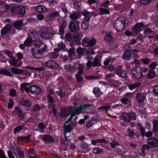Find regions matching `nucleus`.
Segmentation results:
<instances>
[{
	"instance_id": "f257e3e1",
	"label": "nucleus",
	"mask_w": 158,
	"mask_h": 158,
	"mask_svg": "<svg viewBox=\"0 0 158 158\" xmlns=\"http://www.w3.org/2000/svg\"><path fill=\"white\" fill-rule=\"evenodd\" d=\"M147 143V144H144L143 146L141 153L142 156L145 155V149L148 150L150 148H155L158 146V139L152 137L148 139Z\"/></svg>"
},
{
	"instance_id": "f03ea898",
	"label": "nucleus",
	"mask_w": 158,
	"mask_h": 158,
	"mask_svg": "<svg viewBox=\"0 0 158 158\" xmlns=\"http://www.w3.org/2000/svg\"><path fill=\"white\" fill-rule=\"evenodd\" d=\"M52 27H42L39 31L40 37L44 39H52L54 37L55 34L53 33Z\"/></svg>"
},
{
	"instance_id": "7ed1b4c3",
	"label": "nucleus",
	"mask_w": 158,
	"mask_h": 158,
	"mask_svg": "<svg viewBox=\"0 0 158 158\" xmlns=\"http://www.w3.org/2000/svg\"><path fill=\"white\" fill-rule=\"evenodd\" d=\"M127 20L124 17H120L115 21L114 27L118 31L121 32L123 31Z\"/></svg>"
},
{
	"instance_id": "20e7f679",
	"label": "nucleus",
	"mask_w": 158,
	"mask_h": 158,
	"mask_svg": "<svg viewBox=\"0 0 158 158\" xmlns=\"http://www.w3.org/2000/svg\"><path fill=\"white\" fill-rule=\"evenodd\" d=\"M131 74L132 77L136 79H140L143 75L140 68L134 67L131 70Z\"/></svg>"
},
{
	"instance_id": "39448f33",
	"label": "nucleus",
	"mask_w": 158,
	"mask_h": 158,
	"mask_svg": "<svg viewBox=\"0 0 158 158\" xmlns=\"http://www.w3.org/2000/svg\"><path fill=\"white\" fill-rule=\"evenodd\" d=\"M80 21L77 20L71 21L69 23V29L71 32H73L76 31H78L80 29Z\"/></svg>"
},
{
	"instance_id": "423d86ee",
	"label": "nucleus",
	"mask_w": 158,
	"mask_h": 158,
	"mask_svg": "<svg viewBox=\"0 0 158 158\" xmlns=\"http://www.w3.org/2000/svg\"><path fill=\"white\" fill-rule=\"evenodd\" d=\"M31 51L33 57L35 59H40L42 56V54L40 49L37 47L31 49Z\"/></svg>"
},
{
	"instance_id": "0eeeda50",
	"label": "nucleus",
	"mask_w": 158,
	"mask_h": 158,
	"mask_svg": "<svg viewBox=\"0 0 158 158\" xmlns=\"http://www.w3.org/2000/svg\"><path fill=\"white\" fill-rule=\"evenodd\" d=\"M28 37L32 39L34 41L37 42L40 40V38L35 31L33 29L29 30L28 31Z\"/></svg>"
},
{
	"instance_id": "6e6552de",
	"label": "nucleus",
	"mask_w": 158,
	"mask_h": 158,
	"mask_svg": "<svg viewBox=\"0 0 158 158\" xmlns=\"http://www.w3.org/2000/svg\"><path fill=\"white\" fill-rule=\"evenodd\" d=\"M115 73L120 77L124 78L127 76V74L124 70L122 69V66L118 65L115 69Z\"/></svg>"
},
{
	"instance_id": "1a4fd4ad",
	"label": "nucleus",
	"mask_w": 158,
	"mask_h": 158,
	"mask_svg": "<svg viewBox=\"0 0 158 158\" xmlns=\"http://www.w3.org/2000/svg\"><path fill=\"white\" fill-rule=\"evenodd\" d=\"M143 26L142 23H139L136 24L135 26L131 29L132 34L134 36L137 35L141 31V28Z\"/></svg>"
},
{
	"instance_id": "9d476101",
	"label": "nucleus",
	"mask_w": 158,
	"mask_h": 158,
	"mask_svg": "<svg viewBox=\"0 0 158 158\" xmlns=\"http://www.w3.org/2000/svg\"><path fill=\"white\" fill-rule=\"evenodd\" d=\"M131 95L130 93L126 94L123 98L121 99V102L124 105L130 104L131 102Z\"/></svg>"
},
{
	"instance_id": "9b49d317",
	"label": "nucleus",
	"mask_w": 158,
	"mask_h": 158,
	"mask_svg": "<svg viewBox=\"0 0 158 158\" xmlns=\"http://www.w3.org/2000/svg\"><path fill=\"white\" fill-rule=\"evenodd\" d=\"M44 65L48 68H56L59 66L56 62L52 60H49L47 62L44 63Z\"/></svg>"
},
{
	"instance_id": "f8f14e48",
	"label": "nucleus",
	"mask_w": 158,
	"mask_h": 158,
	"mask_svg": "<svg viewBox=\"0 0 158 158\" xmlns=\"http://www.w3.org/2000/svg\"><path fill=\"white\" fill-rule=\"evenodd\" d=\"M9 63L10 65L15 67H18L21 66L22 64V62L19 59H16L13 57L9 61Z\"/></svg>"
},
{
	"instance_id": "ddd939ff",
	"label": "nucleus",
	"mask_w": 158,
	"mask_h": 158,
	"mask_svg": "<svg viewBox=\"0 0 158 158\" xmlns=\"http://www.w3.org/2000/svg\"><path fill=\"white\" fill-rule=\"evenodd\" d=\"M41 89L38 86L33 85L31 86V91L33 93L35 94H39L41 92Z\"/></svg>"
},
{
	"instance_id": "4468645a",
	"label": "nucleus",
	"mask_w": 158,
	"mask_h": 158,
	"mask_svg": "<svg viewBox=\"0 0 158 158\" xmlns=\"http://www.w3.org/2000/svg\"><path fill=\"white\" fill-rule=\"evenodd\" d=\"M10 70L13 73L16 74H22L23 73H28L29 75L31 74L29 73V71L27 70H24L22 69H18L14 68H11Z\"/></svg>"
},
{
	"instance_id": "2eb2a0df",
	"label": "nucleus",
	"mask_w": 158,
	"mask_h": 158,
	"mask_svg": "<svg viewBox=\"0 0 158 158\" xmlns=\"http://www.w3.org/2000/svg\"><path fill=\"white\" fill-rule=\"evenodd\" d=\"M145 97L144 94L142 93H137L136 95L137 101L140 103H143L145 100Z\"/></svg>"
},
{
	"instance_id": "dca6fc26",
	"label": "nucleus",
	"mask_w": 158,
	"mask_h": 158,
	"mask_svg": "<svg viewBox=\"0 0 158 158\" xmlns=\"http://www.w3.org/2000/svg\"><path fill=\"white\" fill-rule=\"evenodd\" d=\"M92 106L90 104H84L83 105H81V106L78 108H76L75 109L77 110V111L80 114L82 112L84 111V110L86 108Z\"/></svg>"
},
{
	"instance_id": "f3484780",
	"label": "nucleus",
	"mask_w": 158,
	"mask_h": 158,
	"mask_svg": "<svg viewBox=\"0 0 158 158\" xmlns=\"http://www.w3.org/2000/svg\"><path fill=\"white\" fill-rule=\"evenodd\" d=\"M43 139L46 142L53 143L54 140L52 136L49 135H43Z\"/></svg>"
},
{
	"instance_id": "a211bd4d",
	"label": "nucleus",
	"mask_w": 158,
	"mask_h": 158,
	"mask_svg": "<svg viewBox=\"0 0 158 158\" xmlns=\"http://www.w3.org/2000/svg\"><path fill=\"white\" fill-rule=\"evenodd\" d=\"M91 13L90 12H89L86 10H83L82 12V15L85 17L84 20L86 22H88L89 21L91 17Z\"/></svg>"
},
{
	"instance_id": "6ab92c4d",
	"label": "nucleus",
	"mask_w": 158,
	"mask_h": 158,
	"mask_svg": "<svg viewBox=\"0 0 158 158\" xmlns=\"http://www.w3.org/2000/svg\"><path fill=\"white\" fill-rule=\"evenodd\" d=\"M83 37V34L81 32L75 33L73 35V40L78 41L81 39Z\"/></svg>"
},
{
	"instance_id": "aec40b11",
	"label": "nucleus",
	"mask_w": 158,
	"mask_h": 158,
	"mask_svg": "<svg viewBox=\"0 0 158 158\" xmlns=\"http://www.w3.org/2000/svg\"><path fill=\"white\" fill-rule=\"evenodd\" d=\"M64 68L65 70L69 72H74L76 69V67L72 66L70 64L65 65L64 66Z\"/></svg>"
},
{
	"instance_id": "412c9836",
	"label": "nucleus",
	"mask_w": 158,
	"mask_h": 158,
	"mask_svg": "<svg viewBox=\"0 0 158 158\" xmlns=\"http://www.w3.org/2000/svg\"><path fill=\"white\" fill-rule=\"evenodd\" d=\"M26 13L25 7L22 5H18V15H23Z\"/></svg>"
},
{
	"instance_id": "4be33fe9",
	"label": "nucleus",
	"mask_w": 158,
	"mask_h": 158,
	"mask_svg": "<svg viewBox=\"0 0 158 158\" xmlns=\"http://www.w3.org/2000/svg\"><path fill=\"white\" fill-rule=\"evenodd\" d=\"M79 114V113L77 112V110L75 108L74 109L72 112V113L69 118L68 119H67V121L65 122V124H67L69 122H70L72 120L73 117L75 115H78Z\"/></svg>"
},
{
	"instance_id": "5701e85b",
	"label": "nucleus",
	"mask_w": 158,
	"mask_h": 158,
	"mask_svg": "<svg viewBox=\"0 0 158 158\" xmlns=\"http://www.w3.org/2000/svg\"><path fill=\"white\" fill-rule=\"evenodd\" d=\"M35 10L39 12L44 13L47 11V9L44 6L38 5L36 7Z\"/></svg>"
},
{
	"instance_id": "b1692460",
	"label": "nucleus",
	"mask_w": 158,
	"mask_h": 158,
	"mask_svg": "<svg viewBox=\"0 0 158 158\" xmlns=\"http://www.w3.org/2000/svg\"><path fill=\"white\" fill-rule=\"evenodd\" d=\"M10 27V25L8 24L2 29L1 33L2 35H6L9 31Z\"/></svg>"
},
{
	"instance_id": "393cba45",
	"label": "nucleus",
	"mask_w": 158,
	"mask_h": 158,
	"mask_svg": "<svg viewBox=\"0 0 158 158\" xmlns=\"http://www.w3.org/2000/svg\"><path fill=\"white\" fill-rule=\"evenodd\" d=\"M81 17V15L77 12H74L71 14L69 15L70 18L73 20H75Z\"/></svg>"
},
{
	"instance_id": "a878e982",
	"label": "nucleus",
	"mask_w": 158,
	"mask_h": 158,
	"mask_svg": "<svg viewBox=\"0 0 158 158\" xmlns=\"http://www.w3.org/2000/svg\"><path fill=\"white\" fill-rule=\"evenodd\" d=\"M93 93L96 97H99L102 95V93L100 89L98 87H94L93 90Z\"/></svg>"
},
{
	"instance_id": "bb28decb",
	"label": "nucleus",
	"mask_w": 158,
	"mask_h": 158,
	"mask_svg": "<svg viewBox=\"0 0 158 158\" xmlns=\"http://www.w3.org/2000/svg\"><path fill=\"white\" fill-rule=\"evenodd\" d=\"M106 35L105 36L104 39L106 42H110L113 40V38L112 35L108 32H105Z\"/></svg>"
},
{
	"instance_id": "cd10ccee",
	"label": "nucleus",
	"mask_w": 158,
	"mask_h": 158,
	"mask_svg": "<svg viewBox=\"0 0 158 158\" xmlns=\"http://www.w3.org/2000/svg\"><path fill=\"white\" fill-rule=\"evenodd\" d=\"M15 111L19 118L21 119H22L24 118V115L22 111L19 107H17L15 108Z\"/></svg>"
},
{
	"instance_id": "c85d7f7f",
	"label": "nucleus",
	"mask_w": 158,
	"mask_h": 158,
	"mask_svg": "<svg viewBox=\"0 0 158 158\" xmlns=\"http://www.w3.org/2000/svg\"><path fill=\"white\" fill-rule=\"evenodd\" d=\"M129 118V113L125 112L122 113L121 114L122 119L125 121L129 122L130 119Z\"/></svg>"
},
{
	"instance_id": "c756f323",
	"label": "nucleus",
	"mask_w": 158,
	"mask_h": 158,
	"mask_svg": "<svg viewBox=\"0 0 158 158\" xmlns=\"http://www.w3.org/2000/svg\"><path fill=\"white\" fill-rule=\"evenodd\" d=\"M0 73L10 77H13V75L10 72L5 69H2L0 70Z\"/></svg>"
},
{
	"instance_id": "7c9ffc66",
	"label": "nucleus",
	"mask_w": 158,
	"mask_h": 158,
	"mask_svg": "<svg viewBox=\"0 0 158 158\" xmlns=\"http://www.w3.org/2000/svg\"><path fill=\"white\" fill-rule=\"evenodd\" d=\"M147 76L149 79H151L155 76V73L154 70L151 69L147 73Z\"/></svg>"
},
{
	"instance_id": "2f4dec72",
	"label": "nucleus",
	"mask_w": 158,
	"mask_h": 158,
	"mask_svg": "<svg viewBox=\"0 0 158 158\" xmlns=\"http://www.w3.org/2000/svg\"><path fill=\"white\" fill-rule=\"evenodd\" d=\"M20 104L27 107H29L31 104V102L27 100L21 99L19 102Z\"/></svg>"
},
{
	"instance_id": "473e14b6",
	"label": "nucleus",
	"mask_w": 158,
	"mask_h": 158,
	"mask_svg": "<svg viewBox=\"0 0 158 158\" xmlns=\"http://www.w3.org/2000/svg\"><path fill=\"white\" fill-rule=\"evenodd\" d=\"M97 122V120L95 119H92L90 121L86 123V126L87 128L96 124Z\"/></svg>"
},
{
	"instance_id": "72a5a7b5",
	"label": "nucleus",
	"mask_w": 158,
	"mask_h": 158,
	"mask_svg": "<svg viewBox=\"0 0 158 158\" xmlns=\"http://www.w3.org/2000/svg\"><path fill=\"white\" fill-rule=\"evenodd\" d=\"M81 29L84 30H86L89 27V23L87 22L82 21L81 24Z\"/></svg>"
},
{
	"instance_id": "f704fd0d",
	"label": "nucleus",
	"mask_w": 158,
	"mask_h": 158,
	"mask_svg": "<svg viewBox=\"0 0 158 158\" xmlns=\"http://www.w3.org/2000/svg\"><path fill=\"white\" fill-rule=\"evenodd\" d=\"M66 124L65 123L63 126L64 134H66L67 132H70L71 131V127L70 125H66Z\"/></svg>"
},
{
	"instance_id": "c9c22d12",
	"label": "nucleus",
	"mask_w": 158,
	"mask_h": 158,
	"mask_svg": "<svg viewBox=\"0 0 158 158\" xmlns=\"http://www.w3.org/2000/svg\"><path fill=\"white\" fill-rule=\"evenodd\" d=\"M31 135H28L25 137H20L17 138V140L19 141H24L25 142H27L30 140Z\"/></svg>"
},
{
	"instance_id": "e433bc0d",
	"label": "nucleus",
	"mask_w": 158,
	"mask_h": 158,
	"mask_svg": "<svg viewBox=\"0 0 158 158\" xmlns=\"http://www.w3.org/2000/svg\"><path fill=\"white\" fill-rule=\"evenodd\" d=\"M140 84L141 83L140 82H137L134 84H129L128 85V87L130 89H132L139 87Z\"/></svg>"
},
{
	"instance_id": "4c0bfd02",
	"label": "nucleus",
	"mask_w": 158,
	"mask_h": 158,
	"mask_svg": "<svg viewBox=\"0 0 158 158\" xmlns=\"http://www.w3.org/2000/svg\"><path fill=\"white\" fill-rule=\"evenodd\" d=\"M23 23L21 21L16 20L15 21L13 24V26L15 27H22L23 25Z\"/></svg>"
},
{
	"instance_id": "58836bf2",
	"label": "nucleus",
	"mask_w": 158,
	"mask_h": 158,
	"mask_svg": "<svg viewBox=\"0 0 158 158\" xmlns=\"http://www.w3.org/2000/svg\"><path fill=\"white\" fill-rule=\"evenodd\" d=\"M131 56L130 52L127 51H126L123 54L122 57L125 60H127L129 59Z\"/></svg>"
},
{
	"instance_id": "ea45409f",
	"label": "nucleus",
	"mask_w": 158,
	"mask_h": 158,
	"mask_svg": "<svg viewBox=\"0 0 158 158\" xmlns=\"http://www.w3.org/2000/svg\"><path fill=\"white\" fill-rule=\"evenodd\" d=\"M93 152L95 154H98L102 152H103L104 151L99 147H95L94 148Z\"/></svg>"
},
{
	"instance_id": "a19ab883",
	"label": "nucleus",
	"mask_w": 158,
	"mask_h": 158,
	"mask_svg": "<svg viewBox=\"0 0 158 158\" xmlns=\"http://www.w3.org/2000/svg\"><path fill=\"white\" fill-rule=\"evenodd\" d=\"M82 44L85 47L89 46V39L87 38H84L82 40Z\"/></svg>"
},
{
	"instance_id": "79ce46f5",
	"label": "nucleus",
	"mask_w": 158,
	"mask_h": 158,
	"mask_svg": "<svg viewBox=\"0 0 158 158\" xmlns=\"http://www.w3.org/2000/svg\"><path fill=\"white\" fill-rule=\"evenodd\" d=\"M81 2H75L73 3L74 8L77 10H79L81 8Z\"/></svg>"
},
{
	"instance_id": "37998d69",
	"label": "nucleus",
	"mask_w": 158,
	"mask_h": 158,
	"mask_svg": "<svg viewBox=\"0 0 158 158\" xmlns=\"http://www.w3.org/2000/svg\"><path fill=\"white\" fill-rule=\"evenodd\" d=\"M85 67V64H79L78 67V73L79 74H81L83 72V69Z\"/></svg>"
},
{
	"instance_id": "c03bdc74",
	"label": "nucleus",
	"mask_w": 158,
	"mask_h": 158,
	"mask_svg": "<svg viewBox=\"0 0 158 158\" xmlns=\"http://www.w3.org/2000/svg\"><path fill=\"white\" fill-rule=\"evenodd\" d=\"M58 56V53L56 52H52L49 55L50 58L53 59L56 58Z\"/></svg>"
},
{
	"instance_id": "a18cd8bd",
	"label": "nucleus",
	"mask_w": 158,
	"mask_h": 158,
	"mask_svg": "<svg viewBox=\"0 0 158 158\" xmlns=\"http://www.w3.org/2000/svg\"><path fill=\"white\" fill-rule=\"evenodd\" d=\"M98 10L100 11V15H102L104 14H109L110 13V11L109 10L106 9L102 8H99Z\"/></svg>"
},
{
	"instance_id": "49530a36",
	"label": "nucleus",
	"mask_w": 158,
	"mask_h": 158,
	"mask_svg": "<svg viewBox=\"0 0 158 158\" xmlns=\"http://www.w3.org/2000/svg\"><path fill=\"white\" fill-rule=\"evenodd\" d=\"M58 21L60 25L59 27L64 28H65L67 25V23L66 21L65 20H62V21L61 23H60V19H58Z\"/></svg>"
},
{
	"instance_id": "de8ad7c7",
	"label": "nucleus",
	"mask_w": 158,
	"mask_h": 158,
	"mask_svg": "<svg viewBox=\"0 0 158 158\" xmlns=\"http://www.w3.org/2000/svg\"><path fill=\"white\" fill-rule=\"evenodd\" d=\"M114 59L112 58L111 57H108L104 61V64L105 65H108L110 62L111 63L114 61Z\"/></svg>"
},
{
	"instance_id": "09e8293b",
	"label": "nucleus",
	"mask_w": 158,
	"mask_h": 158,
	"mask_svg": "<svg viewBox=\"0 0 158 158\" xmlns=\"http://www.w3.org/2000/svg\"><path fill=\"white\" fill-rule=\"evenodd\" d=\"M144 32L146 34H154V30L153 28H146Z\"/></svg>"
},
{
	"instance_id": "8fccbe9b",
	"label": "nucleus",
	"mask_w": 158,
	"mask_h": 158,
	"mask_svg": "<svg viewBox=\"0 0 158 158\" xmlns=\"http://www.w3.org/2000/svg\"><path fill=\"white\" fill-rule=\"evenodd\" d=\"M4 52L5 53L10 59H12L14 57L13 56V54L9 50L6 49L5 50Z\"/></svg>"
},
{
	"instance_id": "3c124183",
	"label": "nucleus",
	"mask_w": 158,
	"mask_h": 158,
	"mask_svg": "<svg viewBox=\"0 0 158 158\" xmlns=\"http://www.w3.org/2000/svg\"><path fill=\"white\" fill-rule=\"evenodd\" d=\"M68 52L70 59H71L73 56L75 54L74 49L73 48H70L68 51Z\"/></svg>"
},
{
	"instance_id": "603ef678",
	"label": "nucleus",
	"mask_w": 158,
	"mask_h": 158,
	"mask_svg": "<svg viewBox=\"0 0 158 158\" xmlns=\"http://www.w3.org/2000/svg\"><path fill=\"white\" fill-rule=\"evenodd\" d=\"M101 64L100 61L97 57H95L94 61L93 67H94L96 66H99Z\"/></svg>"
},
{
	"instance_id": "864d4df0",
	"label": "nucleus",
	"mask_w": 158,
	"mask_h": 158,
	"mask_svg": "<svg viewBox=\"0 0 158 158\" xmlns=\"http://www.w3.org/2000/svg\"><path fill=\"white\" fill-rule=\"evenodd\" d=\"M34 41L32 39L30 38L29 37L25 41L24 43L27 45V46H31V44Z\"/></svg>"
},
{
	"instance_id": "5fc2aeb1",
	"label": "nucleus",
	"mask_w": 158,
	"mask_h": 158,
	"mask_svg": "<svg viewBox=\"0 0 158 158\" xmlns=\"http://www.w3.org/2000/svg\"><path fill=\"white\" fill-rule=\"evenodd\" d=\"M138 125L139 127V131L141 133V135L142 137H143L145 135V130L141 124H139Z\"/></svg>"
},
{
	"instance_id": "6e6d98bb",
	"label": "nucleus",
	"mask_w": 158,
	"mask_h": 158,
	"mask_svg": "<svg viewBox=\"0 0 158 158\" xmlns=\"http://www.w3.org/2000/svg\"><path fill=\"white\" fill-rule=\"evenodd\" d=\"M129 116L130 121L131 120H135L136 119V115L134 113H129Z\"/></svg>"
},
{
	"instance_id": "4d7b16f0",
	"label": "nucleus",
	"mask_w": 158,
	"mask_h": 158,
	"mask_svg": "<svg viewBox=\"0 0 158 158\" xmlns=\"http://www.w3.org/2000/svg\"><path fill=\"white\" fill-rule=\"evenodd\" d=\"M20 89L22 91L25 90L27 92H29L30 91H31V86L30 88L27 86H22L20 87Z\"/></svg>"
},
{
	"instance_id": "13d9d810",
	"label": "nucleus",
	"mask_w": 158,
	"mask_h": 158,
	"mask_svg": "<svg viewBox=\"0 0 158 158\" xmlns=\"http://www.w3.org/2000/svg\"><path fill=\"white\" fill-rule=\"evenodd\" d=\"M110 107L109 106H106L103 107H102L99 108L98 109L99 110H101L102 111H105V112H107L108 110H109Z\"/></svg>"
},
{
	"instance_id": "bf43d9fd",
	"label": "nucleus",
	"mask_w": 158,
	"mask_h": 158,
	"mask_svg": "<svg viewBox=\"0 0 158 158\" xmlns=\"http://www.w3.org/2000/svg\"><path fill=\"white\" fill-rule=\"evenodd\" d=\"M23 129V127L21 126H18L15 127L14 129V133L16 134V133L19 132Z\"/></svg>"
},
{
	"instance_id": "052dcab7",
	"label": "nucleus",
	"mask_w": 158,
	"mask_h": 158,
	"mask_svg": "<svg viewBox=\"0 0 158 158\" xmlns=\"http://www.w3.org/2000/svg\"><path fill=\"white\" fill-rule=\"evenodd\" d=\"M10 11L12 13H15L18 14V5L12 7Z\"/></svg>"
},
{
	"instance_id": "680f3d73",
	"label": "nucleus",
	"mask_w": 158,
	"mask_h": 158,
	"mask_svg": "<svg viewBox=\"0 0 158 158\" xmlns=\"http://www.w3.org/2000/svg\"><path fill=\"white\" fill-rule=\"evenodd\" d=\"M81 75V74H79L78 73L75 75L77 81L79 83H81L83 80L82 77L80 76Z\"/></svg>"
},
{
	"instance_id": "e2e57ef3",
	"label": "nucleus",
	"mask_w": 158,
	"mask_h": 158,
	"mask_svg": "<svg viewBox=\"0 0 158 158\" xmlns=\"http://www.w3.org/2000/svg\"><path fill=\"white\" fill-rule=\"evenodd\" d=\"M140 61L144 64H148L150 61V59L148 58H145L140 59Z\"/></svg>"
},
{
	"instance_id": "0e129e2a",
	"label": "nucleus",
	"mask_w": 158,
	"mask_h": 158,
	"mask_svg": "<svg viewBox=\"0 0 158 158\" xmlns=\"http://www.w3.org/2000/svg\"><path fill=\"white\" fill-rule=\"evenodd\" d=\"M65 38L66 40L68 41H70L71 40L72 37L70 32H68L66 33Z\"/></svg>"
},
{
	"instance_id": "69168bd1",
	"label": "nucleus",
	"mask_w": 158,
	"mask_h": 158,
	"mask_svg": "<svg viewBox=\"0 0 158 158\" xmlns=\"http://www.w3.org/2000/svg\"><path fill=\"white\" fill-rule=\"evenodd\" d=\"M96 43V40L95 39H92L90 40H89V46H92Z\"/></svg>"
},
{
	"instance_id": "338daca9",
	"label": "nucleus",
	"mask_w": 158,
	"mask_h": 158,
	"mask_svg": "<svg viewBox=\"0 0 158 158\" xmlns=\"http://www.w3.org/2000/svg\"><path fill=\"white\" fill-rule=\"evenodd\" d=\"M127 133L128 135L130 137H132L134 135V132L133 131L129 129H128L127 131Z\"/></svg>"
},
{
	"instance_id": "774afa93",
	"label": "nucleus",
	"mask_w": 158,
	"mask_h": 158,
	"mask_svg": "<svg viewBox=\"0 0 158 158\" xmlns=\"http://www.w3.org/2000/svg\"><path fill=\"white\" fill-rule=\"evenodd\" d=\"M111 146L112 148H115L116 146L119 145V144L117 141L114 140L112 141L110 143Z\"/></svg>"
}]
</instances>
